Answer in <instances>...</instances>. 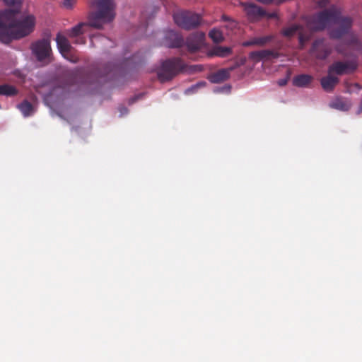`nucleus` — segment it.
Here are the masks:
<instances>
[{"instance_id":"nucleus-1","label":"nucleus","mask_w":362,"mask_h":362,"mask_svg":"<svg viewBox=\"0 0 362 362\" xmlns=\"http://www.w3.org/2000/svg\"><path fill=\"white\" fill-rule=\"evenodd\" d=\"M352 23V18L341 16L340 8L335 6L319 12L310 21L314 30H323L330 25H337L338 27L330 32L331 37L334 39H340L347 34Z\"/></svg>"},{"instance_id":"nucleus-2","label":"nucleus","mask_w":362,"mask_h":362,"mask_svg":"<svg viewBox=\"0 0 362 362\" xmlns=\"http://www.w3.org/2000/svg\"><path fill=\"white\" fill-rule=\"evenodd\" d=\"M91 4L97 8V11L89 14L88 23H80L68 30L69 37H77L85 33L88 27L102 29L105 24L114 20L115 12L112 0H92Z\"/></svg>"},{"instance_id":"nucleus-3","label":"nucleus","mask_w":362,"mask_h":362,"mask_svg":"<svg viewBox=\"0 0 362 362\" xmlns=\"http://www.w3.org/2000/svg\"><path fill=\"white\" fill-rule=\"evenodd\" d=\"M201 70L200 66H188L181 58L172 57L161 62L156 72L158 80L161 83H165L171 81L180 73H192Z\"/></svg>"},{"instance_id":"nucleus-4","label":"nucleus","mask_w":362,"mask_h":362,"mask_svg":"<svg viewBox=\"0 0 362 362\" xmlns=\"http://www.w3.org/2000/svg\"><path fill=\"white\" fill-rule=\"evenodd\" d=\"M11 24L5 25L4 34L8 35V40H3L5 44L10 43L13 40H19L30 35L35 26V18L33 15H28L21 20H15L14 13L10 18Z\"/></svg>"},{"instance_id":"nucleus-5","label":"nucleus","mask_w":362,"mask_h":362,"mask_svg":"<svg viewBox=\"0 0 362 362\" xmlns=\"http://www.w3.org/2000/svg\"><path fill=\"white\" fill-rule=\"evenodd\" d=\"M173 19L179 27L187 30L197 28L202 23L200 15L189 11L174 13Z\"/></svg>"},{"instance_id":"nucleus-6","label":"nucleus","mask_w":362,"mask_h":362,"mask_svg":"<svg viewBox=\"0 0 362 362\" xmlns=\"http://www.w3.org/2000/svg\"><path fill=\"white\" fill-rule=\"evenodd\" d=\"M358 61L356 58L345 62L337 61L331 64L328 68L329 74H334L341 76L354 73L358 69Z\"/></svg>"},{"instance_id":"nucleus-7","label":"nucleus","mask_w":362,"mask_h":362,"mask_svg":"<svg viewBox=\"0 0 362 362\" xmlns=\"http://www.w3.org/2000/svg\"><path fill=\"white\" fill-rule=\"evenodd\" d=\"M33 53L38 61H42L49 57L52 49L49 39H42L33 42L31 45Z\"/></svg>"},{"instance_id":"nucleus-8","label":"nucleus","mask_w":362,"mask_h":362,"mask_svg":"<svg viewBox=\"0 0 362 362\" xmlns=\"http://www.w3.org/2000/svg\"><path fill=\"white\" fill-rule=\"evenodd\" d=\"M245 15L250 22H257L264 18L267 11L254 3H242Z\"/></svg>"},{"instance_id":"nucleus-9","label":"nucleus","mask_w":362,"mask_h":362,"mask_svg":"<svg viewBox=\"0 0 362 362\" xmlns=\"http://www.w3.org/2000/svg\"><path fill=\"white\" fill-rule=\"evenodd\" d=\"M205 34L203 32H197L189 35L185 42L187 50L189 52H194L201 49L204 45Z\"/></svg>"},{"instance_id":"nucleus-10","label":"nucleus","mask_w":362,"mask_h":362,"mask_svg":"<svg viewBox=\"0 0 362 362\" xmlns=\"http://www.w3.org/2000/svg\"><path fill=\"white\" fill-rule=\"evenodd\" d=\"M311 53L319 59H325L332 52L331 47L324 39H317L313 43Z\"/></svg>"},{"instance_id":"nucleus-11","label":"nucleus","mask_w":362,"mask_h":362,"mask_svg":"<svg viewBox=\"0 0 362 362\" xmlns=\"http://www.w3.org/2000/svg\"><path fill=\"white\" fill-rule=\"evenodd\" d=\"M279 57V53L277 51L272 49H262L258 51L251 52L249 54L250 59L259 62L261 60H269L272 59H276Z\"/></svg>"},{"instance_id":"nucleus-12","label":"nucleus","mask_w":362,"mask_h":362,"mask_svg":"<svg viewBox=\"0 0 362 362\" xmlns=\"http://www.w3.org/2000/svg\"><path fill=\"white\" fill-rule=\"evenodd\" d=\"M12 15V11H0V41L8 40V35L4 34L5 25L11 24L10 18Z\"/></svg>"},{"instance_id":"nucleus-13","label":"nucleus","mask_w":362,"mask_h":362,"mask_svg":"<svg viewBox=\"0 0 362 362\" xmlns=\"http://www.w3.org/2000/svg\"><path fill=\"white\" fill-rule=\"evenodd\" d=\"M334 74H329L320 79L322 88L328 93L332 92L335 86L339 83V78L333 76Z\"/></svg>"},{"instance_id":"nucleus-14","label":"nucleus","mask_w":362,"mask_h":362,"mask_svg":"<svg viewBox=\"0 0 362 362\" xmlns=\"http://www.w3.org/2000/svg\"><path fill=\"white\" fill-rule=\"evenodd\" d=\"M274 39L273 35H265L260 37H255L250 39L247 41H245L243 43L244 47H250V46H260L263 47L270 42Z\"/></svg>"},{"instance_id":"nucleus-15","label":"nucleus","mask_w":362,"mask_h":362,"mask_svg":"<svg viewBox=\"0 0 362 362\" xmlns=\"http://www.w3.org/2000/svg\"><path fill=\"white\" fill-rule=\"evenodd\" d=\"M56 42L59 52L64 56L70 53L72 47L69 41L65 36L58 33L56 37Z\"/></svg>"},{"instance_id":"nucleus-16","label":"nucleus","mask_w":362,"mask_h":362,"mask_svg":"<svg viewBox=\"0 0 362 362\" xmlns=\"http://www.w3.org/2000/svg\"><path fill=\"white\" fill-rule=\"evenodd\" d=\"M234 69V67L228 69H222L214 73L209 78L211 83H218L227 80L230 77V72Z\"/></svg>"},{"instance_id":"nucleus-17","label":"nucleus","mask_w":362,"mask_h":362,"mask_svg":"<svg viewBox=\"0 0 362 362\" xmlns=\"http://www.w3.org/2000/svg\"><path fill=\"white\" fill-rule=\"evenodd\" d=\"M166 38L170 40V47L179 48L185 45L183 37L177 33L170 31L168 33Z\"/></svg>"},{"instance_id":"nucleus-18","label":"nucleus","mask_w":362,"mask_h":362,"mask_svg":"<svg viewBox=\"0 0 362 362\" xmlns=\"http://www.w3.org/2000/svg\"><path fill=\"white\" fill-rule=\"evenodd\" d=\"M313 81V77L308 74H299L293 77V85L296 87H308Z\"/></svg>"},{"instance_id":"nucleus-19","label":"nucleus","mask_w":362,"mask_h":362,"mask_svg":"<svg viewBox=\"0 0 362 362\" xmlns=\"http://www.w3.org/2000/svg\"><path fill=\"white\" fill-rule=\"evenodd\" d=\"M329 105L332 108L338 110L348 111L351 108V104L346 99L338 98L332 102Z\"/></svg>"},{"instance_id":"nucleus-20","label":"nucleus","mask_w":362,"mask_h":362,"mask_svg":"<svg viewBox=\"0 0 362 362\" xmlns=\"http://www.w3.org/2000/svg\"><path fill=\"white\" fill-rule=\"evenodd\" d=\"M232 53V49L228 47L216 46L210 52V55L226 57Z\"/></svg>"},{"instance_id":"nucleus-21","label":"nucleus","mask_w":362,"mask_h":362,"mask_svg":"<svg viewBox=\"0 0 362 362\" xmlns=\"http://www.w3.org/2000/svg\"><path fill=\"white\" fill-rule=\"evenodd\" d=\"M18 107L24 117L30 116L33 112V106L28 100H23L18 105Z\"/></svg>"},{"instance_id":"nucleus-22","label":"nucleus","mask_w":362,"mask_h":362,"mask_svg":"<svg viewBox=\"0 0 362 362\" xmlns=\"http://www.w3.org/2000/svg\"><path fill=\"white\" fill-rule=\"evenodd\" d=\"M18 93L16 88L9 84L0 85V95L13 96Z\"/></svg>"},{"instance_id":"nucleus-23","label":"nucleus","mask_w":362,"mask_h":362,"mask_svg":"<svg viewBox=\"0 0 362 362\" xmlns=\"http://www.w3.org/2000/svg\"><path fill=\"white\" fill-rule=\"evenodd\" d=\"M302 30V26L300 25L294 24L290 27L286 28L283 30L282 33L285 37H291L294 36L297 33Z\"/></svg>"},{"instance_id":"nucleus-24","label":"nucleus","mask_w":362,"mask_h":362,"mask_svg":"<svg viewBox=\"0 0 362 362\" xmlns=\"http://www.w3.org/2000/svg\"><path fill=\"white\" fill-rule=\"evenodd\" d=\"M209 35L214 42H220L223 40L222 33L217 29L211 30Z\"/></svg>"},{"instance_id":"nucleus-25","label":"nucleus","mask_w":362,"mask_h":362,"mask_svg":"<svg viewBox=\"0 0 362 362\" xmlns=\"http://www.w3.org/2000/svg\"><path fill=\"white\" fill-rule=\"evenodd\" d=\"M309 40V36L302 31V30L298 33V41L299 46L300 49H303L305 45V43Z\"/></svg>"},{"instance_id":"nucleus-26","label":"nucleus","mask_w":362,"mask_h":362,"mask_svg":"<svg viewBox=\"0 0 362 362\" xmlns=\"http://www.w3.org/2000/svg\"><path fill=\"white\" fill-rule=\"evenodd\" d=\"M205 85H206V82H204V81H202V82H199V83H197V84L193 85V86H192L190 88H187V89L186 90V93L189 94V93H195V92H196V90H197L199 88H200V87H203V86H204Z\"/></svg>"},{"instance_id":"nucleus-27","label":"nucleus","mask_w":362,"mask_h":362,"mask_svg":"<svg viewBox=\"0 0 362 362\" xmlns=\"http://www.w3.org/2000/svg\"><path fill=\"white\" fill-rule=\"evenodd\" d=\"M75 3V0H63L64 6L68 9L72 8Z\"/></svg>"},{"instance_id":"nucleus-28","label":"nucleus","mask_w":362,"mask_h":362,"mask_svg":"<svg viewBox=\"0 0 362 362\" xmlns=\"http://www.w3.org/2000/svg\"><path fill=\"white\" fill-rule=\"evenodd\" d=\"M76 40L74 41V42L75 44H77V45H83L86 43V39L85 37H82V36H78L77 37H75Z\"/></svg>"},{"instance_id":"nucleus-29","label":"nucleus","mask_w":362,"mask_h":362,"mask_svg":"<svg viewBox=\"0 0 362 362\" xmlns=\"http://www.w3.org/2000/svg\"><path fill=\"white\" fill-rule=\"evenodd\" d=\"M6 4L10 5L21 4L23 0H5Z\"/></svg>"},{"instance_id":"nucleus-30","label":"nucleus","mask_w":362,"mask_h":362,"mask_svg":"<svg viewBox=\"0 0 362 362\" xmlns=\"http://www.w3.org/2000/svg\"><path fill=\"white\" fill-rule=\"evenodd\" d=\"M264 18H267L268 19L276 18H277V13L276 12H272V13L267 12V14H265Z\"/></svg>"},{"instance_id":"nucleus-31","label":"nucleus","mask_w":362,"mask_h":362,"mask_svg":"<svg viewBox=\"0 0 362 362\" xmlns=\"http://www.w3.org/2000/svg\"><path fill=\"white\" fill-rule=\"evenodd\" d=\"M288 78H281V79H279L278 81H277V83L279 86H284L287 84L288 83Z\"/></svg>"},{"instance_id":"nucleus-32","label":"nucleus","mask_w":362,"mask_h":362,"mask_svg":"<svg viewBox=\"0 0 362 362\" xmlns=\"http://www.w3.org/2000/svg\"><path fill=\"white\" fill-rule=\"evenodd\" d=\"M327 3H328V0H321L319 2V6L320 7H325L327 6Z\"/></svg>"},{"instance_id":"nucleus-33","label":"nucleus","mask_w":362,"mask_h":362,"mask_svg":"<svg viewBox=\"0 0 362 362\" xmlns=\"http://www.w3.org/2000/svg\"><path fill=\"white\" fill-rule=\"evenodd\" d=\"M257 1L260 3H262V4H268L272 3L274 0H257Z\"/></svg>"},{"instance_id":"nucleus-34","label":"nucleus","mask_w":362,"mask_h":362,"mask_svg":"<svg viewBox=\"0 0 362 362\" xmlns=\"http://www.w3.org/2000/svg\"><path fill=\"white\" fill-rule=\"evenodd\" d=\"M223 19L224 21H229V18L228 16H223Z\"/></svg>"},{"instance_id":"nucleus-35","label":"nucleus","mask_w":362,"mask_h":362,"mask_svg":"<svg viewBox=\"0 0 362 362\" xmlns=\"http://www.w3.org/2000/svg\"><path fill=\"white\" fill-rule=\"evenodd\" d=\"M127 112V109L124 107L122 108V110H121V112L123 113V112Z\"/></svg>"},{"instance_id":"nucleus-36","label":"nucleus","mask_w":362,"mask_h":362,"mask_svg":"<svg viewBox=\"0 0 362 362\" xmlns=\"http://www.w3.org/2000/svg\"><path fill=\"white\" fill-rule=\"evenodd\" d=\"M70 61L73 62H78V59L76 58L75 59H70Z\"/></svg>"},{"instance_id":"nucleus-37","label":"nucleus","mask_w":362,"mask_h":362,"mask_svg":"<svg viewBox=\"0 0 362 362\" xmlns=\"http://www.w3.org/2000/svg\"><path fill=\"white\" fill-rule=\"evenodd\" d=\"M354 86H355V87H356L359 89L361 88V86L358 83H355Z\"/></svg>"},{"instance_id":"nucleus-38","label":"nucleus","mask_w":362,"mask_h":362,"mask_svg":"<svg viewBox=\"0 0 362 362\" xmlns=\"http://www.w3.org/2000/svg\"><path fill=\"white\" fill-rule=\"evenodd\" d=\"M95 37L94 35H92L90 36V40H91V42L93 44V38Z\"/></svg>"},{"instance_id":"nucleus-39","label":"nucleus","mask_w":362,"mask_h":362,"mask_svg":"<svg viewBox=\"0 0 362 362\" xmlns=\"http://www.w3.org/2000/svg\"><path fill=\"white\" fill-rule=\"evenodd\" d=\"M102 39H103V40H108V39H107V38H106V37H102Z\"/></svg>"}]
</instances>
